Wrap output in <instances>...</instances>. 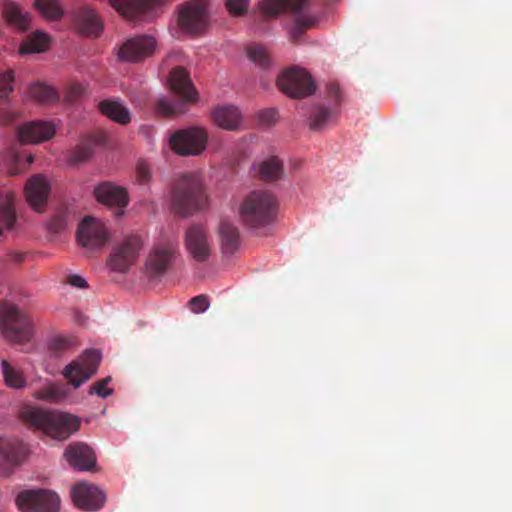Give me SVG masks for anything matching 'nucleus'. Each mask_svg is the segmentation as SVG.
<instances>
[{
    "instance_id": "f257e3e1",
    "label": "nucleus",
    "mask_w": 512,
    "mask_h": 512,
    "mask_svg": "<svg viewBox=\"0 0 512 512\" xmlns=\"http://www.w3.org/2000/svg\"><path fill=\"white\" fill-rule=\"evenodd\" d=\"M21 419L35 431L56 440L67 439L80 427V420L75 415L33 406L22 410Z\"/></svg>"
},
{
    "instance_id": "f03ea898",
    "label": "nucleus",
    "mask_w": 512,
    "mask_h": 512,
    "mask_svg": "<svg viewBox=\"0 0 512 512\" xmlns=\"http://www.w3.org/2000/svg\"><path fill=\"white\" fill-rule=\"evenodd\" d=\"M277 199L266 190H254L247 194L239 205L240 221L250 229H260L276 218Z\"/></svg>"
},
{
    "instance_id": "7ed1b4c3",
    "label": "nucleus",
    "mask_w": 512,
    "mask_h": 512,
    "mask_svg": "<svg viewBox=\"0 0 512 512\" xmlns=\"http://www.w3.org/2000/svg\"><path fill=\"white\" fill-rule=\"evenodd\" d=\"M207 203L203 182L197 174H184L173 186L172 208L180 216L186 217L201 210Z\"/></svg>"
},
{
    "instance_id": "20e7f679",
    "label": "nucleus",
    "mask_w": 512,
    "mask_h": 512,
    "mask_svg": "<svg viewBox=\"0 0 512 512\" xmlns=\"http://www.w3.org/2000/svg\"><path fill=\"white\" fill-rule=\"evenodd\" d=\"M170 89L180 97V101L172 102L162 97L156 103V111L165 117H173L184 113L185 103L196 100L197 92L193 87L188 72L183 67H175L168 78Z\"/></svg>"
},
{
    "instance_id": "39448f33",
    "label": "nucleus",
    "mask_w": 512,
    "mask_h": 512,
    "mask_svg": "<svg viewBox=\"0 0 512 512\" xmlns=\"http://www.w3.org/2000/svg\"><path fill=\"white\" fill-rule=\"evenodd\" d=\"M0 333L10 342L24 343L33 334V324L29 316L9 301L0 302Z\"/></svg>"
},
{
    "instance_id": "423d86ee",
    "label": "nucleus",
    "mask_w": 512,
    "mask_h": 512,
    "mask_svg": "<svg viewBox=\"0 0 512 512\" xmlns=\"http://www.w3.org/2000/svg\"><path fill=\"white\" fill-rule=\"evenodd\" d=\"M308 0H263L260 5L262 14L265 17H277L285 9L293 11L295 16V24L291 31L293 41H298L305 31L313 27L317 18L302 12Z\"/></svg>"
},
{
    "instance_id": "0eeeda50",
    "label": "nucleus",
    "mask_w": 512,
    "mask_h": 512,
    "mask_svg": "<svg viewBox=\"0 0 512 512\" xmlns=\"http://www.w3.org/2000/svg\"><path fill=\"white\" fill-rule=\"evenodd\" d=\"M177 24L189 35L203 34L209 25V13L205 0H190L178 7Z\"/></svg>"
},
{
    "instance_id": "6e6552de",
    "label": "nucleus",
    "mask_w": 512,
    "mask_h": 512,
    "mask_svg": "<svg viewBox=\"0 0 512 512\" xmlns=\"http://www.w3.org/2000/svg\"><path fill=\"white\" fill-rule=\"evenodd\" d=\"M179 255L178 245L175 241H161L150 250L145 267L150 278L163 276L174 264Z\"/></svg>"
},
{
    "instance_id": "1a4fd4ad",
    "label": "nucleus",
    "mask_w": 512,
    "mask_h": 512,
    "mask_svg": "<svg viewBox=\"0 0 512 512\" xmlns=\"http://www.w3.org/2000/svg\"><path fill=\"white\" fill-rule=\"evenodd\" d=\"M208 133L203 127H189L172 134L170 144L173 151L182 156L200 155L207 146Z\"/></svg>"
},
{
    "instance_id": "9d476101",
    "label": "nucleus",
    "mask_w": 512,
    "mask_h": 512,
    "mask_svg": "<svg viewBox=\"0 0 512 512\" xmlns=\"http://www.w3.org/2000/svg\"><path fill=\"white\" fill-rule=\"evenodd\" d=\"M278 88L291 98H304L315 91L311 76L302 68L291 67L277 78Z\"/></svg>"
},
{
    "instance_id": "9b49d317",
    "label": "nucleus",
    "mask_w": 512,
    "mask_h": 512,
    "mask_svg": "<svg viewBox=\"0 0 512 512\" xmlns=\"http://www.w3.org/2000/svg\"><path fill=\"white\" fill-rule=\"evenodd\" d=\"M100 360L101 354L98 350H86L80 357L69 363L62 374L68 379L69 384L78 388L97 372Z\"/></svg>"
},
{
    "instance_id": "f8f14e48",
    "label": "nucleus",
    "mask_w": 512,
    "mask_h": 512,
    "mask_svg": "<svg viewBox=\"0 0 512 512\" xmlns=\"http://www.w3.org/2000/svg\"><path fill=\"white\" fill-rule=\"evenodd\" d=\"M142 239L138 235H129L115 245L109 259L112 270L126 272L138 259L142 249Z\"/></svg>"
},
{
    "instance_id": "ddd939ff",
    "label": "nucleus",
    "mask_w": 512,
    "mask_h": 512,
    "mask_svg": "<svg viewBox=\"0 0 512 512\" xmlns=\"http://www.w3.org/2000/svg\"><path fill=\"white\" fill-rule=\"evenodd\" d=\"M16 503L22 512H58L60 499L48 490H26L21 492Z\"/></svg>"
},
{
    "instance_id": "4468645a",
    "label": "nucleus",
    "mask_w": 512,
    "mask_h": 512,
    "mask_svg": "<svg viewBox=\"0 0 512 512\" xmlns=\"http://www.w3.org/2000/svg\"><path fill=\"white\" fill-rule=\"evenodd\" d=\"M108 239V231L100 220L87 216L79 224L77 241L80 245L89 249H97L104 246Z\"/></svg>"
},
{
    "instance_id": "2eb2a0df",
    "label": "nucleus",
    "mask_w": 512,
    "mask_h": 512,
    "mask_svg": "<svg viewBox=\"0 0 512 512\" xmlns=\"http://www.w3.org/2000/svg\"><path fill=\"white\" fill-rule=\"evenodd\" d=\"M71 497L76 507L86 511L99 510L105 502L104 493L96 485L88 482L75 484Z\"/></svg>"
},
{
    "instance_id": "dca6fc26",
    "label": "nucleus",
    "mask_w": 512,
    "mask_h": 512,
    "mask_svg": "<svg viewBox=\"0 0 512 512\" xmlns=\"http://www.w3.org/2000/svg\"><path fill=\"white\" fill-rule=\"evenodd\" d=\"M27 449L17 440L0 437V475L8 476L23 461Z\"/></svg>"
},
{
    "instance_id": "f3484780",
    "label": "nucleus",
    "mask_w": 512,
    "mask_h": 512,
    "mask_svg": "<svg viewBox=\"0 0 512 512\" xmlns=\"http://www.w3.org/2000/svg\"><path fill=\"white\" fill-rule=\"evenodd\" d=\"M185 245L189 254L198 262L206 261L211 254V244L206 230L200 225H191L185 233Z\"/></svg>"
},
{
    "instance_id": "a211bd4d",
    "label": "nucleus",
    "mask_w": 512,
    "mask_h": 512,
    "mask_svg": "<svg viewBox=\"0 0 512 512\" xmlns=\"http://www.w3.org/2000/svg\"><path fill=\"white\" fill-rule=\"evenodd\" d=\"M94 195L98 202L109 207H116L117 216H121L123 214V208L128 204L127 191L123 187L112 182H103L98 184L94 188Z\"/></svg>"
},
{
    "instance_id": "6ab92c4d",
    "label": "nucleus",
    "mask_w": 512,
    "mask_h": 512,
    "mask_svg": "<svg viewBox=\"0 0 512 512\" xmlns=\"http://www.w3.org/2000/svg\"><path fill=\"white\" fill-rule=\"evenodd\" d=\"M156 42L151 36H137L127 40L119 50V57L130 62H139L150 56L155 50Z\"/></svg>"
},
{
    "instance_id": "aec40b11",
    "label": "nucleus",
    "mask_w": 512,
    "mask_h": 512,
    "mask_svg": "<svg viewBox=\"0 0 512 512\" xmlns=\"http://www.w3.org/2000/svg\"><path fill=\"white\" fill-rule=\"evenodd\" d=\"M64 457L71 467L80 471H90L96 465V456L91 447L85 443L70 444L64 452Z\"/></svg>"
},
{
    "instance_id": "412c9836",
    "label": "nucleus",
    "mask_w": 512,
    "mask_h": 512,
    "mask_svg": "<svg viewBox=\"0 0 512 512\" xmlns=\"http://www.w3.org/2000/svg\"><path fill=\"white\" fill-rule=\"evenodd\" d=\"M24 192L31 207L42 212L50 192V185L43 175L37 174L28 179Z\"/></svg>"
},
{
    "instance_id": "4be33fe9",
    "label": "nucleus",
    "mask_w": 512,
    "mask_h": 512,
    "mask_svg": "<svg viewBox=\"0 0 512 512\" xmlns=\"http://www.w3.org/2000/svg\"><path fill=\"white\" fill-rule=\"evenodd\" d=\"M55 128L43 121H32L19 127L18 138L21 143H39L53 137Z\"/></svg>"
},
{
    "instance_id": "5701e85b",
    "label": "nucleus",
    "mask_w": 512,
    "mask_h": 512,
    "mask_svg": "<svg viewBox=\"0 0 512 512\" xmlns=\"http://www.w3.org/2000/svg\"><path fill=\"white\" fill-rule=\"evenodd\" d=\"M75 24L78 32L87 37H98L103 29L97 13L89 7L78 10L75 15Z\"/></svg>"
},
{
    "instance_id": "b1692460",
    "label": "nucleus",
    "mask_w": 512,
    "mask_h": 512,
    "mask_svg": "<svg viewBox=\"0 0 512 512\" xmlns=\"http://www.w3.org/2000/svg\"><path fill=\"white\" fill-rule=\"evenodd\" d=\"M214 123L224 130H238L242 123V114L232 105L216 107L211 113Z\"/></svg>"
},
{
    "instance_id": "393cba45",
    "label": "nucleus",
    "mask_w": 512,
    "mask_h": 512,
    "mask_svg": "<svg viewBox=\"0 0 512 512\" xmlns=\"http://www.w3.org/2000/svg\"><path fill=\"white\" fill-rule=\"evenodd\" d=\"M218 232L223 254H234L240 246L238 228L231 221L225 219L220 222Z\"/></svg>"
},
{
    "instance_id": "a878e982",
    "label": "nucleus",
    "mask_w": 512,
    "mask_h": 512,
    "mask_svg": "<svg viewBox=\"0 0 512 512\" xmlns=\"http://www.w3.org/2000/svg\"><path fill=\"white\" fill-rule=\"evenodd\" d=\"M67 395L68 392L63 385L55 384L48 380H45L43 386L34 389L32 392L34 399L48 403H60Z\"/></svg>"
},
{
    "instance_id": "bb28decb",
    "label": "nucleus",
    "mask_w": 512,
    "mask_h": 512,
    "mask_svg": "<svg viewBox=\"0 0 512 512\" xmlns=\"http://www.w3.org/2000/svg\"><path fill=\"white\" fill-rule=\"evenodd\" d=\"M3 14L6 21L18 28L21 31H25L30 26V15L24 12L21 7L14 2H6L3 6Z\"/></svg>"
},
{
    "instance_id": "cd10ccee",
    "label": "nucleus",
    "mask_w": 512,
    "mask_h": 512,
    "mask_svg": "<svg viewBox=\"0 0 512 512\" xmlns=\"http://www.w3.org/2000/svg\"><path fill=\"white\" fill-rule=\"evenodd\" d=\"M100 111L119 124L125 125L130 122V113L126 107L117 101L104 100L99 103Z\"/></svg>"
},
{
    "instance_id": "c85d7f7f",
    "label": "nucleus",
    "mask_w": 512,
    "mask_h": 512,
    "mask_svg": "<svg viewBox=\"0 0 512 512\" xmlns=\"http://www.w3.org/2000/svg\"><path fill=\"white\" fill-rule=\"evenodd\" d=\"M50 44V38L46 33L35 31L29 35L20 45L21 54L44 52Z\"/></svg>"
},
{
    "instance_id": "c756f323",
    "label": "nucleus",
    "mask_w": 512,
    "mask_h": 512,
    "mask_svg": "<svg viewBox=\"0 0 512 512\" xmlns=\"http://www.w3.org/2000/svg\"><path fill=\"white\" fill-rule=\"evenodd\" d=\"M259 174L266 181L281 179L284 175L283 163L277 157H271L260 164Z\"/></svg>"
},
{
    "instance_id": "7c9ffc66",
    "label": "nucleus",
    "mask_w": 512,
    "mask_h": 512,
    "mask_svg": "<svg viewBox=\"0 0 512 512\" xmlns=\"http://www.w3.org/2000/svg\"><path fill=\"white\" fill-rule=\"evenodd\" d=\"M35 6L41 16L50 21L60 20L64 13L57 0H36Z\"/></svg>"
},
{
    "instance_id": "2f4dec72",
    "label": "nucleus",
    "mask_w": 512,
    "mask_h": 512,
    "mask_svg": "<svg viewBox=\"0 0 512 512\" xmlns=\"http://www.w3.org/2000/svg\"><path fill=\"white\" fill-rule=\"evenodd\" d=\"M2 374L6 385L13 389H22L26 386V379L21 373L6 360L1 362Z\"/></svg>"
},
{
    "instance_id": "473e14b6",
    "label": "nucleus",
    "mask_w": 512,
    "mask_h": 512,
    "mask_svg": "<svg viewBox=\"0 0 512 512\" xmlns=\"http://www.w3.org/2000/svg\"><path fill=\"white\" fill-rule=\"evenodd\" d=\"M29 94L42 104H50L58 100L57 92L51 86L42 83L32 84L29 87Z\"/></svg>"
},
{
    "instance_id": "72a5a7b5",
    "label": "nucleus",
    "mask_w": 512,
    "mask_h": 512,
    "mask_svg": "<svg viewBox=\"0 0 512 512\" xmlns=\"http://www.w3.org/2000/svg\"><path fill=\"white\" fill-rule=\"evenodd\" d=\"M13 203L12 194H0V223L7 228H11L16 220Z\"/></svg>"
},
{
    "instance_id": "f704fd0d",
    "label": "nucleus",
    "mask_w": 512,
    "mask_h": 512,
    "mask_svg": "<svg viewBox=\"0 0 512 512\" xmlns=\"http://www.w3.org/2000/svg\"><path fill=\"white\" fill-rule=\"evenodd\" d=\"M100 143V138H87L83 140L72 152L70 160L73 163H80L88 160L93 154V147Z\"/></svg>"
},
{
    "instance_id": "c9c22d12",
    "label": "nucleus",
    "mask_w": 512,
    "mask_h": 512,
    "mask_svg": "<svg viewBox=\"0 0 512 512\" xmlns=\"http://www.w3.org/2000/svg\"><path fill=\"white\" fill-rule=\"evenodd\" d=\"M72 216L67 208H60L56 211V213L52 216L50 221L48 222V228L52 232L58 233L64 230L68 223L71 221Z\"/></svg>"
},
{
    "instance_id": "e433bc0d",
    "label": "nucleus",
    "mask_w": 512,
    "mask_h": 512,
    "mask_svg": "<svg viewBox=\"0 0 512 512\" xmlns=\"http://www.w3.org/2000/svg\"><path fill=\"white\" fill-rule=\"evenodd\" d=\"M331 117L332 112L329 108L324 106L316 107L310 116V128L315 131L322 129Z\"/></svg>"
},
{
    "instance_id": "4c0bfd02",
    "label": "nucleus",
    "mask_w": 512,
    "mask_h": 512,
    "mask_svg": "<svg viewBox=\"0 0 512 512\" xmlns=\"http://www.w3.org/2000/svg\"><path fill=\"white\" fill-rule=\"evenodd\" d=\"M247 56L260 67H267L270 64V58L267 50L262 45H251L247 48Z\"/></svg>"
},
{
    "instance_id": "58836bf2",
    "label": "nucleus",
    "mask_w": 512,
    "mask_h": 512,
    "mask_svg": "<svg viewBox=\"0 0 512 512\" xmlns=\"http://www.w3.org/2000/svg\"><path fill=\"white\" fill-rule=\"evenodd\" d=\"M13 83H14V73L12 70H7L3 73H0V89H1L0 98L2 97V95L6 96L10 92L13 91V89H14Z\"/></svg>"
},
{
    "instance_id": "ea45409f",
    "label": "nucleus",
    "mask_w": 512,
    "mask_h": 512,
    "mask_svg": "<svg viewBox=\"0 0 512 512\" xmlns=\"http://www.w3.org/2000/svg\"><path fill=\"white\" fill-rule=\"evenodd\" d=\"M110 380H111V378L107 377V378H104L102 380L95 382L90 387L89 393L97 394L98 396H100L102 398H106V397L110 396L113 392L112 389L107 388V384L110 382Z\"/></svg>"
},
{
    "instance_id": "a19ab883",
    "label": "nucleus",
    "mask_w": 512,
    "mask_h": 512,
    "mask_svg": "<svg viewBox=\"0 0 512 512\" xmlns=\"http://www.w3.org/2000/svg\"><path fill=\"white\" fill-rule=\"evenodd\" d=\"M249 0H227L226 6L233 15L240 16L246 13Z\"/></svg>"
},
{
    "instance_id": "79ce46f5",
    "label": "nucleus",
    "mask_w": 512,
    "mask_h": 512,
    "mask_svg": "<svg viewBox=\"0 0 512 512\" xmlns=\"http://www.w3.org/2000/svg\"><path fill=\"white\" fill-rule=\"evenodd\" d=\"M189 306L192 312L202 313L209 307V301L205 295H199L189 301Z\"/></svg>"
},
{
    "instance_id": "37998d69",
    "label": "nucleus",
    "mask_w": 512,
    "mask_h": 512,
    "mask_svg": "<svg viewBox=\"0 0 512 512\" xmlns=\"http://www.w3.org/2000/svg\"><path fill=\"white\" fill-rule=\"evenodd\" d=\"M278 113L275 109L269 108L259 112L258 118L262 125L270 126L277 120Z\"/></svg>"
},
{
    "instance_id": "c03bdc74",
    "label": "nucleus",
    "mask_w": 512,
    "mask_h": 512,
    "mask_svg": "<svg viewBox=\"0 0 512 512\" xmlns=\"http://www.w3.org/2000/svg\"><path fill=\"white\" fill-rule=\"evenodd\" d=\"M136 177L140 183H146L151 177L150 168L147 163L138 162L136 167Z\"/></svg>"
},
{
    "instance_id": "a18cd8bd",
    "label": "nucleus",
    "mask_w": 512,
    "mask_h": 512,
    "mask_svg": "<svg viewBox=\"0 0 512 512\" xmlns=\"http://www.w3.org/2000/svg\"><path fill=\"white\" fill-rule=\"evenodd\" d=\"M70 339L64 336L55 337L51 343L50 348L54 351L60 352L66 350L70 346Z\"/></svg>"
},
{
    "instance_id": "49530a36",
    "label": "nucleus",
    "mask_w": 512,
    "mask_h": 512,
    "mask_svg": "<svg viewBox=\"0 0 512 512\" xmlns=\"http://www.w3.org/2000/svg\"><path fill=\"white\" fill-rule=\"evenodd\" d=\"M13 161H14V164L8 169V173L10 175H19V174H21L24 171L25 167H24V164L21 161L20 155L14 154L13 155Z\"/></svg>"
},
{
    "instance_id": "de8ad7c7",
    "label": "nucleus",
    "mask_w": 512,
    "mask_h": 512,
    "mask_svg": "<svg viewBox=\"0 0 512 512\" xmlns=\"http://www.w3.org/2000/svg\"><path fill=\"white\" fill-rule=\"evenodd\" d=\"M327 93L332 99H334L335 105L340 104L341 93L338 84L329 83L327 85Z\"/></svg>"
},
{
    "instance_id": "09e8293b",
    "label": "nucleus",
    "mask_w": 512,
    "mask_h": 512,
    "mask_svg": "<svg viewBox=\"0 0 512 512\" xmlns=\"http://www.w3.org/2000/svg\"><path fill=\"white\" fill-rule=\"evenodd\" d=\"M67 282L71 285V286H74V287H77V288H87L88 287V284L86 282V280L80 276V275H70L67 279Z\"/></svg>"
},
{
    "instance_id": "8fccbe9b",
    "label": "nucleus",
    "mask_w": 512,
    "mask_h": 512,
    "mask_svg": "<svg viewBox=\"0 0 512 512\" xmlns=\"http://www.w3.org/2000/svg\"><path fill=\"white\" fill-rule=\"evenodd\" d=\"M83 93V87L81 85H73L67 95L69 101L76 100Z\"/></svg>"
},
{
    "instance_id": "3c124183",
    "label": "nucleus",
    "mask_w": 512,
    "mask_h": 512,
    "mask_svg": "<svg viewBox=\"0 0 512 512\" xmlns=\"http://www.w3.org/2000/svg\"><path fill=\"white\" fill-rule=\"evenodd\" d=\"M33 161H34L33 155H28L27 156V166L30 165Z\"/></svg>"
}]
</instances>
